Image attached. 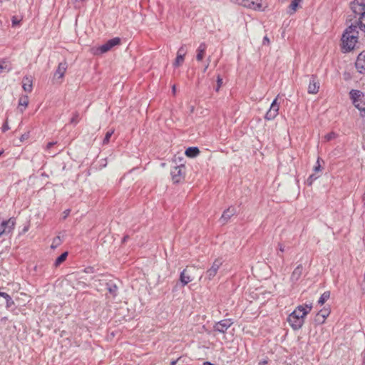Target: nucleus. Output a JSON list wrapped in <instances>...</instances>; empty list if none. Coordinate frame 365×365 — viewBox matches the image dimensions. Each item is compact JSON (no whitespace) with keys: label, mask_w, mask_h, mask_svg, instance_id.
I'll list each match as a JSON object with an SVG mask.
<instances>
[{"label":"nucleus","mask_w":365,"mask_h":365,"mask_svg":"<svg viewBox=\"0 0 365 365\" xmlns=\"http://www.w3.org/2000/svg\"><path fill=\"white\" fill-rule=\"evenodd\" d=\"M359 39L357 26L351 24L344 31L341 38V49L343 53L353 51Z\"/></svg>","instance_id":"f257e3e1"},{"label":"nucleus","mask_w":365,"mask_h":365,"mask_svg":"<svg viewBox=\"0 0 365 365\" xmlns=\"http://www.w3.org/2000/svg\"><path fill=\"white\" fill-rule=\"evenodd\" d=\"M312 304L298 306L288 317L287 322L294 330H298L304 323V317L312 310Z\"/></svg>","instance_id":"f03ea898"},{"label":"nucleus","mask_w":365,"mask_h":365,"mask_svg":"<svg viewBox=\"0 0 365 365\" xmlns=\"http://www.w3.org/2000/svg\"><path fill=\"white\" fill-rule=\"evenodd\" d=\"M232 3L245 8L260 11L262 9V0H230Z\"/></svg>","instance_id":"7ed1b4c3"},{"label":"nucleus","mask_w":365,"mask_h":365,"mask_svg":"<svg viewBox=\"0 0 365 365\" xmlns=\"http://www.w3.org/2000/svg\"><path fill=\"white\" fill-rule=\"evenodd\" d=\"M16 225V218L10 217L7 220H3L0 223V237L3 234H9L14 230Z\"/></svg>","instance_id":"20e7f679"},{"label":"nucleus","mask_w":365,"mask_h":365,"mask_svg":"<svg viewBox=\"0 0 365 365\" xmlns=\"http://www.w3.org/2000/svg\"><path fill=\"white\" fill-rule=\"evenodd\" d=\"M232 319H225L216 322L213 327V331L225 334L227 330L233 324Z\"/></svg>","instance_id":"39448f33"},{"label":"nucleus","mask_w":365,"mask_h":365,"mask_svg":"<svg viewBox=\"0 0 365 365\" xmlns=\"http://www.w3.org/2000/svg\"><path fill=\"white\" fill-rule=\"evenodd\" d=\"M222 264V260L220 258L215 259L212 266L206 271L205 277L208 280H212L217 274L220 267Z\"/></svg>","instance_id":"423d86ee"},{"label":"nucleus","mask_w":365,"mask_h":365,"mask_svg":"<svg viewBox=\"0 0 365 365\" xmlns=\"http://www.w3.org/2000/svg\"><path fill=\"white\" fill-rule=\"evenodd\" d=\"M351 9L355 17L365 14V0H354L351 3Z\"/></svg>","instance_id":"0eeeda50"},{"label":"nucleus","mask_w":365,"mask_h":365,"mask_svg":"<svg viewBox=\"0 0 365 365\" xmlns=\"http://www.w3.org/2000/svg\"><path fill=\"white\" fill-rule=\"evenodd\" d=\"M185 168L184 165L175 166L170 172L172 179L175 183L179 182L185 176Z\"/></svg>","instance_id":"6e6552de"},{"label":"nucleus","mask_w":365,"mask_h":365,"mask_svg":"<svg viewBox=\"0 0 365 365\" xmlns=\"http://www.w3.org/2000/svg\"><path fill=\"white\" fill-rule=\"evenodd\" d=\"M279 105L277 102V98H275L271 106L268 111L266 113L264 118L267 120H272L276 118L279 113Z\"/></svg>","instance_id":"1a4fd4ad"},{"label":"nucleus","mask_w":365,"mask_h":365,"mask_svg":"<svg viewBox=\"0 0 365 365\" xmlns=\"http://www.w3.org/2000/svg\"><path fill=\"white\" fill-rule=\"evenodd\" d=\"M320 88V83L317 76L312 75L309 79V83L307 88V92L309 94H316L319 92Z\"/></svg>","instance_id":"9d476101"},{"label":"nucleus","mask_w":365,"mask_h":365,"mask_svg":"<svg viewBox=\"0 0 365 365\" xmlns=\"http://www.w3.org/2000/svg\"><path fill=\"white\" fill-rule=\"evenodd\" d=\"M349 95H350V98L351 99L352 103L354 105V106L356 108H359V106H360L359 101H361V98H364V93L359 90L352 89L349 92Z\"/></svg>","instance_id":"9b49d317"},{"label":"nucleus","mask_w":365,"mask_h":365,"mask_svg":"<svg viewBox=\"0 0 365 365\" xmlns=\"http://www.w3.org/2000/svg\"><path fill=\"white\" fill-rule=\"evenodd\" d=\"M355 66L360 73H365V51H362L358 56Z\"/></svg>","instance_id":"f8f14e48"},{"label":"nucleus","mask_w":365,"mask_h":365,"mask_svg":"<svg viewBox=\"0 0 365 365\" xmlns=\"http://www.w3.org/2000/svg\"><path fill=\"white\" fill-rule=\"evenodd\" d=\"M303 269L304 268L302 264H298L294 269L290 276V281L292 284H294L299 281L302 275Z\"/></svg>","instance_id":"ddd939ff"},{"label":"nucleus","mask_w":365,"mask_h":365,"mask_svg":"<svg viewBox=\"0 0 365 365\" xmlns=\"http://www.w3.org/2000/svg\"><path fill=\"white\" fill-rule=\"evenodd\" d=\"M235 214H236L235 207H230L223 212L220 220L222 225H225Z\"/></svg>","instance_id":"4468645a"},{"label":"nucleus","mask_w":365,"mask_h":365,"mask_svg":"<svg viewBox=\"0 0 365 365\" xmlns=\"http://www.w3.org/2000/svg\"><path fill=\"white\" fill-rule=\"evenodd\" d=\"M193 280L190 271L187 269H184L180 274V281L182 286L187 285L189 282Z\"/></svg>","instance_id":"2eb2a0df"},{"label":"nucleus","mask_w":365,"mask_h":365,"mask_svg":"<svg viewBox=\"0 0 365 365\" xmlns=\"http://www.w3.org/2000/svg\"><path fill=\"white\" fill-rule=\"evenodd\" d=\"M29 105V97L27 95H22L19 97L18 109L20 113H23Z\"/></svg>","instance_id":"dca6fc26"},{"label":"nucleus","mask_w":365,"mask_h":365,"mask_svg":"<svg viewBox=\"0 0 365 365\" xmlns=\"http://www.w3.org/2000/svg\"><path fill=\"white\" fill-rule=\"evenodd\" d=\"M68 64L66 61L59 63L54 75L58 76V78H62L64 76Z\"/></svg>","instance_id":"f3484780"},{"label":"nucleus","mask_w":365,"mask_h":365,"mask_svg":"<svg viewBox=\"0 0 365 365\" xmlns=\"http://www.w3.org/2000/svg\"><path fill=\"white\" fill-rule=\"evenodd\" d=\"M207 45L205 43H201L197 49L196 59L198 61H201L205 56Z\"/></svg>","instance_id":"a211bd4d"},{"label":"nucleus","mask_w":365,"mask_h":365,"mask_svg":"<svg viewBox=\"0 0 365 365\" xmlns=\"http://www.w3.org/2000/svg\"><path fill=\"white\" fill-rule=\"evenodd\" d=\"M22 88L26 92L31 93L32 91V80L30 77L25 76L23 78Z\"/></svg>","instance_id":"6ab92c4d"},{"label":"nucleus","mask_w":365,"mask_h":365,"mask_svg":"<svg viewBox=\"0 0 365 365\" xmlns=\"http://www.w3.org/2000/svg\"><path fill=\"white\" fill-rule=\"evenodd\" d=\"M185 153L189 158H195L199 155L200 150L197 147H189L186 149Z\"/></svg>","instance_id":"aec40b11"},{"label":"nucleus","mask_w":365,"mask_h":365,"mask_svg":"<svg viewBox=\"0 0 365 365\" xmlns=\"http://www.w3.org/2000/svg\"><path fill=\"white\" fill-rule=\"evenodd\" d=\"M0 297H4L5 299V300H6V307L7 309H9L13 305H14V300L12 299L11 296L9 294H8L7 293L0 292Z\"/></svg>","instance_id":"412c9836"},{"label":"nucleus","mask_w":365,"mask_h":365,"mask_svg":"<svg viewBox=\"0 0 365 365\" xmlns=\"http://www.w3.org/2000/svg\"><path fill=\"white\" fill-rule=\"evenodd\" d=\"M357 26L362 31L365 32V13L359 16L358 21L354 24Z\"/></svg>","instance_id":"4be33fe9"},{"label":"nucleus","mask_w":365,"mask_h":365,"mask_svg":"<svg viewBox=\"0 0 365 365\" xmlns=\"http://www.w3.org/2000/svg\"><path fill=\"white\" fill-rule=\"evenodd\" d=\"M68 255V252H64L59 257H58L54 262V267H58L60 264H61L66 259Z\"/></svg>","instance_id":"5701e85b"},{"label":"nucleus","mask_w":365,"mask_h":365,"mask_svg":"<svg viewBox=\"0 0 365 365\" xmlns=\"http://www.w3.org/2000/svg\"><path fill=\"white\" fill-rule=\"evenodd\" d=\"M330 297V292L326 291L324 292L318 300V304L320 305H323Z\"/></svg>","instance_id":"b1692460"},{"label":"nucleus","mask_w":365,"mask_h":365,"mask_svg":"<svg viewBox=\"0 0 365 365\" xmlns=\"http://www.w3.org/2000/svg\"><path fill=\"white\" fill-rule=\"evenodd\" d=\"M112 48L111 44H110V42L108 41L106 43L101 45L98 50L101 53H104L110 51Z\"/></svg>","instance_id":"393cba45"},{"label":"nucleus","mask_w":365,"mask_h":365,"mask_svg":"<svg viewBox=\"0 0 365 365\" xmlns=\"http://www.w3.org/2000/svg\"><path fill=\"white\" fill-rule=\"evenodd\" d=\"M299 4L297 2L292 1L291 4L288 6L287 13L290 15L294 14L297 9Z\"/></svg>","instance_id":"a878e982"},{"label":"nucleus","mask_w":365,"mask_h":365,"mask_svg":"<svg viewBox=\"0 0 365 365\" xmlns=\"http://www.w3.org/2000/svg\"><path fill=\"white\" fill-rule=\"evenodd\" d=\"M184 59H185V57L177 54L176 58L173 63V66L175 68H178V67L180 66L184 62Z\"/></svg>","instance_id":"bb28decb"},{"label":"nucleus","mask_w":365,"mask_h":365,"mask_svg":"<svg viewBox=\"0 0 365 365\" xmlns=\"http://www.w3.org/2000/svg\"><path fill=\"white\" fill-rule=\"evenodd\" d=\"M11 70V67L9 66V65L8 64V63L3 60L1 61H0V73L3 72V71H9Z\"/></svg>","instance_id":"cd10ccee"},{"label":"nucleus","mask_w":365,"mask_h":365,"mask_svg":"<svg viewBox=\"0 0 365 365\" xmlns=\"http://www.w3.org/2000/svg\"><path fill=\"white\" fill-rule=\"evenodd\" d=\"M108 290L113 296H116L118 287L115 284H108Z\"/></svg>","instance_id":"c85d7f7f"},{"label":"nucleus","mask_w":365,"mask_h":365,"mask_svg":"<svg viewBox=\"0 0 365 365\" xmlns=\"http://www.w3.org/2000/svg\"><path fill=\"white\" fill-rule=\"evenodd\" d=\"M114 133V130H110L106 133L105 138L103 140V144L106 145L110 142V138Z\"/></svg>","instance_id":"c756f323"},{"label":"nucleus","mask_w":365,"mask_h":365,"mask_svg":"<svg viewBox=\"0 0 365 365\" xmlns=\"http://www.w3.org/2000/svg\"><path fill=\"white\" fill-rule=\"evenodd\" d=\"M277 247L278 251L277 252V255L283 259L284 256L282 253L284 252V245L282 243L279 242Z\"/></svg>","instance_id":"7c9ffc66"},{"label":"nucleus","mask_w":365,"mask_h":365,"mask_svg":"<svg viewBox=\"0 0 365 365\" xmlns=\"http://www.w3.org/2000/svg\"><path fill=\"white\" fill-rule=\"evenodd\" d=\"M61 242H62V240L59 236L56 237L53 240V242L51 246V248L53 249V250L56 249L58 245H61Z\"/></svg>","instance_id":"2f4dec72"},{"label":"nucleus","mask_w":365,"mask_h":365,"mask_svg":"<svg viewBox=\"0 0 365 365\" xmlns=\"http://www.w3.org/2000/svg\"><path fill=\"white\" fill-rule=\"evenodd\" d=\"M79 122V113L76 112L73 114V117L71 118L70 123L73 125H76Z\"/></svg>","instance_id":"473e14b6"},{"label":"nucleus","mask_w":365,"mask_h":365,"mask_svg":"<svg viewBox=\"0 0 365 365\" xmlns=\"http://www.w3.org/2000/svg\"><path fill=\"white\" fill-rule=\"evenodd\" d=\"M336 137H337V134L336 133L330 132V133H327V135H325L324 139L327 141H330L333 139H335Z\"/></svg>","instance_id":"72a5a7b5"},{"label":"nucleus","mask_w":365,"mask_h":365,"mask_svg":"<svg viewBox=\"0 0 365 365\" xmlns=\"http://www.w3.org/2000/svg\"><path fill=\"white\" fill-rule=\"evenodd\" d=\"M329 314V312L327 309H324V310H321L319 311V312L318 313V317H322V322H324L325 319L328 317Z\"/></svg>","instance_id":"f704fd0d"},{"label":"nucleus","mask_w":365,"mask_h":365,"mask_svg":"<svg viewBox=\"0 0 365 365\" xmlns=\"http://www.w3.org/2000/svg\"><path fill=\"white\" fill-rule=\"evenodd\" d=\"M319 178L318 175H316L315 174H312L309 175V177L307 180V184L308 185H312L313 182L317 180Z\"/></svg>","instance_id":"c9c22d12"},{"label":"nucleus","mask_w":365,"mask_h":365,"mask_svg":"<svg viewBox=\"0 0 365 365\" xmlns=\"http://www.w3.org/2000/svg\"><path fill=\"white\" fill-rule=\"evenodd\" d=\"M108 41L110 42V44H111V46L114 47L115 46L120 44V38L118 37H115L108 40Z\"/></svg>","instance_id":"e433bc0d"},{"label":"nucleus","mask_w":365,"mask_h":365,"mask_svg":"<svg viewBox=\"0 0 365 365\" xmlns=\"http://www.w3.org/2000/svg\"><path fill=\"white\" fill-rule=\"evenodd\" d=\"M356 108L360 111V116L365 120V101L363 106H359V108Z\"/></svg>","instance_id":"4c0bfd02"},{"label":"nucleus","mask_w":365,"mask_h":365,"mask_svg":"<svg viewBox=\"0 0 365 365\" xmlns=\"http://www.w3.org/2000/svg\"><path fill=\"white\" fill-rule=\"evenodd\" d=\"M186 53H187V50L184 45L181 46L177 52L178 55H180L183 57L185 56Z\"/></svg>","instance_id":"58836bf2"},{"label":"nucleus","mask_w":365,"mask_h":365,"mask_svg":"<svg viewBox=\"0 0 365 365\" xmlns=\"http://www.w3.org/2000/svg\"><path fill=\"white\" fill-rule=\"evenodd\" d=\"M21 19H18L17 16H14L11 19L12 26H16L20 24Z\"/></svg>","instance_id":"ea45409f"},{"label":"nucleus","mask_w":365,"mask_h":365,"mask_svg":"<svg viewBox=\"0 0 365 365\" xmlns=\"http://www.w3.org/2000/svg\"><path fill=\"white\" fill-rule=\"evenodd\" d=\"M222 84V78H221V76L220 75H218L217 77V86L215 88V91L217 92L219 91Z\"/></svg>","instance_id":"a19ab883"},{"label":"nucleus","mask_w":365,"mask_h":365,"mask_svg":"<svg viewBox=\"0 0 365 365\" xmlns=\"http://www.w3.org/2000/svg\"><path fill=\"white\" fill-rule=\"evenodd\" d=\"M319 160H320V158H318L317 160V163H316V165L314 167V171L316 172V173L321 170V165H320Z\"/></svg>","instance_id":"79ce46f5"},{"label":"nucleus","mask_w":365,"mask_h":365,"mask_svg":"<svg viewBox=\"0 0 365 365\" xmlns=\"http://www.w3.org/2000/svg\"><path fill=\"white\" fill-rule=\"evenodd\" d=\"M9 129H10V128L9 126L8 121L6 120L1 127L2 132L4 133V132L9 130Z\"/></svg>","instance_id":"37998d69"},{"label":"nucleus","mask_w":365,"mask_h":365,"mask_svg":"<svg viewBox=\"0 0 365 365\" xmlns=\"http://www.w3.org/2000/svg\"><path fill=\"white\" fill-rule=\"evenodd\" d=\"M57 142H49L46 145V149L49 150L51 147H53L54 145H56Z\"/></svg>","instance_id":"c03bdc74"},{"label":"nucleus","mask_w":365,"mask_h":365,"mask_svg":"<svg viewBox=\"0 0 365 365\" xmlns=\"http://www.w3.org/2000/svg\"><path fill=\"white\" fill-rule=\"evenodd\" d=\"M268 364V359H264L259 362V365H267Z\"/></svg>","instance_id":"a18cd8bd"},{"label":"nucleus","mask_w":365,"mask_h":365,"mask_svg":"<svg viewBox=\"0 0 365 365\" xmlns=\"http://www.w3.org/2000/svg\"><path fill=\"white\" fill-rule=\"evenodd\" d=\"M269 39L267 36H264V38H263V44L265 45V44H269Z\"/></svg>","instance_id":"49530a36"},{"label":"nucleus","mask_w":365,"mask_h":365,"mask_svg":"<svg viewBox=\"0 0 365 365\" xmlns=\"http://www.w3.org/2000/svg\"><path fill=\"white\" fill-rule=\"evenodd\" d=\"M129 238H130L129 235H125L123 237V239H122V242H123V243L126 242L129 240Z\"/></svg>","instance_id":"de8ad7c7"},{"label":"nucleus","mask_w":365,"mask_h":365,"mask_svg":"<svg viewBox=\"0 0 365 365\" xmlns=\"http://www.w3.org/2000/svg\"><path fill=\"white\" fill-rule=\"evenodd\" d=\"M70 211H71V210H70L69 209H68V210H66L63 212V215H63V219H65V218H66V217H67V216H68V215H69V213H70Z\"/></svg>","instance_id":"09e8293b"},{"label":"nucleus","mask_w":365,"mask_h":365,"mask_svg":"<svg viewBox=\"0 0 365 365\" xmlns=\"http://www.w3.org/2000/svg\"><path fill=\"white\" fill-rule=\"evenodd\" d=\"M362 356H363V363H362V365H365V350L363 351L362 353Z\"/></svg>","instance_id":"8fccbe9b"},{"label":"nucleus","mask_w":365,"mask_h":365,"mask_svg":"<svg viewBox=\"0 0 365 365\" xmlns=\"http://www.w3.org/2000/svg\"><path fill=\"white\" fill-rule=\"evenodd\" d=\"M172 91H173V94H175V92H176V86H175V85H173V87H172Z\"/></svg>","instance_id":"3c124183"},{"label":"nucleus","mask_w":365,"mask_h":365,"mask_svg":"<svg viewBox=\"0 0 365 365\" xmlns=\"http://www.w3.org/2000/svg\"><path fill=\"white\" fill-rule=\"evenodd\" d=\"M203 365H215V364H212V363H211L210 361H205L203 363Z\"/></svg>","instance_id":"603ef678"},{"label":"nucleus","mask_w":365,"mask_h":365,"mask_svg":"<svg viewBox=\"0 0 365 365\" xmlns=\"http://www.w3.org/2000/svg\"><path fill=\"white\" fill-rule=\"evenodd\" d=\"M178 359L172 361L170 362V365H175L177 364V362H178Z\"/></svg>","instance_id":"864d4df0"},{"label":"nucleus","mask_w":365,"mask_h":365,"mask_svg":"<svg viewBox=\"0 0 365 365\" xmlns=\"http://www.w3.org/2000/svg\"><path fill=\"white\" fill-rule=\"evenodd\" d=\"M365 101V99L361 98V101H359L360 106H363L364 102Z\"/></svg>","instance_id":"5fc2aeb1"},{"label":"nucleus","mask_w":365,"mask_h":365,"mask_svg":"<svg viewBox=\"0 0 365 365\" xmlns=\"http://www.w3.org/2000/svg\"><path fill=\"white\" fill-rule=\"evenodd\" d=\"M293 1H295L297 3V4H299V3L302 1V0H292Z\"/></svg>","instance_id":"6e6d98bb"},{"label":"nucleus","mask_w":365,"mask_h":365,"mask_svg":"<svg viewBox=\"0 0 365 365\" xmlns=\"http://www.w3.org/2000/svg\"><path fill=\"white\" fill-rule=\"evenodd\" d=\"M208 66H206L205 68H204V72L206 71L207 68Z\"/></svg>","instance_id":"4d7b16f0"},{"label":"nucleus","mask_w":365,"mask_h":365,"mask_svg":"<svg viewBox=\"0 0 365 365\" xmlns=\"http://www.w3.org/2000/svg\"><path fill=\"white\" fill-rule=\"evenodd\" d=\"M4 151L3 150H1L0 151V156L3 154Z\"/></svg>","instance_id":"13d9d810"}]
</instances>
